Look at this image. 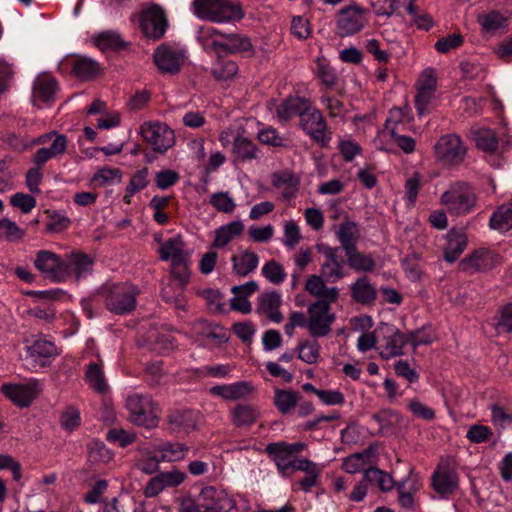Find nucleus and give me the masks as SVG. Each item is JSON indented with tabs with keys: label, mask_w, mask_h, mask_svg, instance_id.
I'll use <instances>...</instances> for the list:
<instances>
[{
	"label": "nucleus",
	"mask_w": 512,
	"mask_h": 512,
	"mask_svg": "<svg viewBox=\"0 0 512 512\" xmlns=\"http://www.w3.org/2000/svg\"><path fill=\"white\" fill-rule=\"evenodd\" d=\"M299 354L298 357L302 361L308 364H314L317 362L320 354V345L317 341H303L298 345Z\"/></svg>",
	"instance_id": "0e129e2a"
},
{
	"label": "nucleus",
	"mask_w": 512,
	"mask_h": 512,
	"mask_svg": "<svg viewBox=\"0 0 512 512\" xmlns=\"http://www.w3.org/2000/svg\"><path fill=\"white\" fill-rule=\"evenodd\" d=\"M320 252L324 256V261L321 264V276L328 283H335L342 279L345 273V261L340 255L339 247L323 246Z\"/></svg>",
	"instance_id": "dca6fc26"
},
{
	"label": "nucleus",
	"mask_w": 512,
	"mask_h": 512,
	"mask_svg": "<svg viewBox=\"0 0 512 512\" xmlns=\"http://www.w3.org/2000/svg\"><path fill=\"white\" fill-rule=\"evenodd\" d=\"M71 270V276L74 275L77 280L86 277L92 271L93 259L82 252H72L65 261Z\"/></svg>",
	"instance_id": "ea45409f"
},
{
	"label": "nucleus",
	"mask_w": 512,
	"mask_h": 512,
	"mask_svg": "<svg viewBox=\"0 0 512 512\" xmlns=\"http://www.w3.org/2000/svg\"><path fill=\"white\" fill-rule=\"evenodd\" d=\"M476 146L485 152H495L498 148V138L495 132L488 128H479L473 131Z\"/></svg>",
	"instance_id": "6e6d98bb"
},
{
	"label": "nucleus",
	"mask_w": 512,
	"mask_h": 512,
	"mask_svg": "<svg viewBox=\"0 0 512 512\" xmlns=\"http://www.w3.org/2000/svg\"><path fill=\"white\" fill-rule=\"evenodd\" d=\"M88 458L91 462H108L112 458L104 443L92 440L88 445Z\"/></svg>",
	"instance_id": "774afa93"
},
{
	"label": "nucleus",
	"mask_w": 512,
	"mask_h": 512,
	"mask_svg": "<svg viewBox=\"0 0 512 512\" xmlns=\"http://www.w3.org/2000/svg\"><path fill=\"white\" fill-rule=\"evenodd\" d=\"M259 417L258 409L249 404H238L231 410V421L236 427L250 426Z\"/></svg>",
	"instance_id": "a18cd8bd"
},
{
	"label": "nucleus",
	"mask_w": 512,
	"mask_h": 512,
	"mask_svg": "<svg viewBox=\"0 0 512 512\" xmlns=\"http://www.w3.org/2000/svg\"><path fill=\"white\" fill-rule=\"evenodd\" d=\"M370 2L377 15L390 16L403 6L409 14L414 13L413 0H370Z\"/></svg>",
	"instance_id": "c03bdc74"
},
{
	"label": "nucleus",
	"mask_w": 512,
	"mask_h": 512,
	"mask_svg": "<svg viewBox=\"0 0 512 512\" xmlns=\"http://www.w3.org/2000/svg\"><path fill=\"white\" fill-rule=\"evenodd\" d=\"M84 379L87 385L95 392L99 394L107 392L108 384L102 363H90L86 368Z\"/></svg>",
	"instance_id": "79ce46f5"
},
{
	"label": "nucleus",
	"mask_w": 512,
	"mask_h": 512,
	"mask_svg": "<svg viewBox=\"0 0 512 512\" xmlns=\"http://www.w3.org/2000/svg\"><path fill=\"white\" fill-rule=\"evenodd\" d=\"M48 143L49 146L38 149L33 156V162L38 166L43 165L50 159L62 156L66 152L68 146L67 136L57 131H51L31 140L19 139L15 135L9 139V144L18 151H24L33 145H45Z\"/></svg>",
	"instance_id": "f257e3e1"
},
{
	"label": "nucleus",
	"mask_w": 512,
	"mask_h": 512,
	"mask_svg": "<svg viewBox=\"0 0 512 512\" xmlns=\"http://www.w3.org/2000/svg\"><path fill=\"white\" fill-rule=\"evenodd\" d=\"M58 85L56 80L48 74L39 75L34 83L32 90V103L38 108L54 101Z\"/></svg>",
	"instance_id": "412c9836"
},
{
	"label": "nucleus",
	"mask_w": 512,
	"mask_h": 512,
	"mask_svg": "<svg viewBox=\"0 0 512 512\" xmlns=\"http://www.w3.org/2000/svg\"><path fill=\"white\" fill-rule=\"evenodd\" d=\"M159 255L162 261L174 262L191 258V253L186 249V244L180 235L171 237L161 244Z\"/></svg>",
	"instance_id": "393cba45"
},
{
	"label": "nucleus",
	"mask_w": 512,
	"mask_h": 512,
	"mask_svg": "<svg viewBox=\"0 0 512 512\" xmlns=\"http://www.w3.org/2000/svg\"><path fill=\"white\" fill-rule=\"evenodd\" d=\"M351 297L356 303L369 305L375 301L377 291L370 283L368 277L363 276L351 285Z\"/></svg>",
	"instance_id": "e433bc0d"
},
{
	"label": "nucleus",
	"mask_w": 512,
	"mask_h": 512,
	"mask_svg": "<svg viewBox=\"0 0 512 512\" xmlns=\"http://www.w3.org/2000/svg\"><path fill=\"white\" fill-rule=\"evenodd\" d=\"M107 308L116 314H124L128 310V286L126 283H113L104 288Z\"/></svg>",
	"instance_id": "5701e85b"
},
{
	"label": "nucleus",
	"mask_w": 512,
	"mask_h": 512,
	"mask_svg": "<svg viewBox=\"0 0 512 512\" xmlns=\"http://www.w3.org/2000/svg\"><path fill=\"white\" fill-rule=\"evenodd\" d=\"M168 27L167 15L164 9L157 4H152L139 15V28L142 36L147 40L153 42L161 40Z\"/></svg>",
	"instance_id": "423d86ee"
},
{
	"label": "nucleus",
	"mask_w": 512,
	"mask_h": 512,
	"mask_svg": "<svg viewBox=\"0 0 512 512\" xmlns=\"http://www.w3.org/2000/svg\"><path fill=\"white\" fill-rule=\"evenodd\" d=\"M412 122L413 116L411 115L409 107H394L389 110L388 117L384 123V130L385 132H388L390 136H392L393 130H395L396 133H403L407 131L416 133V129Z\"/></svg>",
	"instance_id": "4be33fe9"
},
{
	"label": "nucleus",
	"mask_w": 512,
	"mask_h": 512,
	"mask_svg": "<svg viewBox=\"0 0 512 512\" xmlns=\"http://www.w3.org/2000/svg\"><path fill=\"white\" fill-rule=\"evenodd\" d=\"M184 288L176 283L169 282L161 290L162 299L169 304H173L178 311H186V299Z\"/></svg>",
	"instance_id": "09e8293b"
},
{
	"label": "nucleus",
	"mask_w": 512,
	"mask_h": 512,
	"mask_svg": "<svg viewBox=\"0 0 512 512\" xmlns=\"http://www.w3.org/2000/svg\"><path fill=\"white\" fill-rule=\"evenodd\" d=\"M123 173L118 168H102L98 170L92 177V182L99 186H113L119 184L122 180Z\"/></svg>",
	"instance_id": "bf43d9fd"
},
{
	"label": "nucleus",
	"mask_w": 512,
	"mask_h": 512,
	"mask_svg": "<svg viewBox=\"0 0 512 512\" xmlns=\"http://www.w3.org/2000/svg\"><path fill=\"white\" fill-rule=\"evenodd\" d=\"M271 183L274 188L281 191L282 199L288 201L296 197L300 181L295 174L281 171L271 175Z\"/></svg>",
	"instance_id": "bb28decb"
},
{
	"label": "nucleus",
	"mask_w": 512,
	"mask_h": 512,
	"mask_svg": "<svg viewBox=\"0 0 512 512\" xmlns=\"http://www.w3.org/2000/svg\"><path fill=\"white\" fill-rule=\"evenodd\" d=\"M433 489L442 497L452 495L459 486L456 470L448 462H441L431 477Z\"/></svg>",
	"instance_id": "f3484780"
},
{
	"label": "nucleus",
	"mask_w": 512,
	"mask_h": 512,
	"mask_svg": "<svg viewBox=\"0 0 512 512\" xmlns=\"http://www.w3.org/2000/svg\"><path fill=\"white\" fill-rule=\"evenodd\" d=\"M0 391L15 405L27 407L42 391V384L37 379H30L25 383L3 384Z\"/></svg>",
	"instance_id": "4468645a"
},
{
	"label": "nucleus",
	"mask_w": 512,
	"mask_h": 512,
	"mask_svg": "<svg viewBox=\"0 0 512 512\" xmlns=\"http://www.w3.org/2000/svg\"><path fill=\"white\" fill-rule=\"evenodd\" d=\"M331 303L317 300L308 306V332L311 337H325L331 332V325L335 320V315L330 312Z\"/></svg>",
	"instance_id": "6e6552de"
},
{
	"label": "nucleus",
	"mask_w": 512,
	"mask_h": 512,
	"mask_svg": "<svg viewBox=\"0 0 512 512\" xmlns=\"http://www.w3.org/2000/svg\"><path fill=\"white\" fill-rule=\"evenodd\" d=\"M130 423L146 429L155 428L159 423V409L149 395H130Z\"/></svg>",
	"instance_id": "39448f33"
},
{
	"label": "nucleus",
	"mask_w": 512,
	"mask_h": 512,
	"mask_svg": "<svg viewBox=\"0 0 512 512\" xmlns=\"http://www.w3.org/2000/svg\"><path fill=\"white\" fill-rule=\"evenodd\" d=\"M74 75L81 80H90L100 72L98 62L89 57H79L72 65Z\"/></svg>",
	"instance_id": "8fccbe9b"
},
{
	"label": "nucleus",
	"mask_w": 512,
	"mask_h": 512,
	"mask_svg": "<svg viewBox=\"0 0 512 512\" xmlns=\"http://www.w3.org/2000/svg\"><path fill=\"white\" fill-rule=\"evenodd\" d=\"M223 33L212 26H203L198 31L197 39L205 51L214 52L220 56Z\"/></svg>",
	"instance_id": "c9c22d12"
},
{
	"label": "nucleus",
	"mask_w": 512,
	"mask_h": 512,
	"mask_svg": "<svg viewBox=\"0 0 512 512\" xmlns=\"http://www.w3.org/2000/svg\"><path fill=\"white\" fill-rule=\"evenodd\" d=\"M191 9L199 19L213 23L239 21L245 15L238 0H193Z\"/></svg>",
	"instance_id": "f03ea898"
},
{
	"label": "nucleus",
	"mask_w": 512,
	"mask_h": 512,
	"mask_svg": "<svg viewBox=\"0 0 512 512\" xmlns=\"http://www.w3.org/2000/svg\"><path fill=\"white\" fill-rule=\"evenodd\" d=\"M300 128L321 147H326L331 140V133L322 113L311 104L299 119Z\"/></svg>",
	"instance_id": "1a4fd4ad"
},
{
	"label": "nucleus",
	"mask_w": 512,
	"mask_h": 512,
	"mask_svg": "<svg viewBox=\"0 0 512 512\" xmlns=\"http://www.w3.org/2000/svg\"><path fill=\"white\" fill-rule=\"evenodd\" d=\"M490 227L500 232L512 228V201L501 205L490 217Z\"/></svg>",
	"instance_id": "3c124183"
},
{
	"label": "nucleus",
	"mask_w": 512,
	"mask_h": 512,
	"mask_svg": "<svg viewBox=\"0 0 512 512\" xmlns=\"http://www.w3.org/2000/svg\"><path fill=\"white\" fill-rule=\"evenodd\" d=\"M376 445L371 444L362 452L352 454L344 459L343 469L350 474H354L372 462V458L376 455Z\"/></svg>",
	"instance_id": "58836bf2"
},
{
	"label": "nucleus",
	"mask_w": 512,
	"mask_h": 512,
	"mask_svg": "<svg viewBox=\"0 0 512 512\" xmlns=\"http://www.w3.org/2000/svg\"><path fill=\"white\" fill-rule=\"evenodd\" d=\"M244 226L240 220L232 221L216 229L215 239L212 247L221 248L226 246L234 237L243 232Z\"/></svg>",
	"instance_id": "49530a36"
},
{
	"label": "nucleus",
	"mask_w": 512,
	"mask_h": 512,
	"mask_svg": "<svg viewBox=\"0 0 512 512\" xmlns=\"http://www.w3.org/2000/svg\"><path fill=\"white\" fill-rule=\"evenodd\" d=\"M201 507L206 512H230L236 507L235 501L224 491L213 486L204 487L200 492Z\"/></svg>",
	"instance_id": "6ab92c4d"
},
{
	"label": "nucleus",
	"mask_w": 512,
	"mask_h": 512,
	"mask_svg": "<svg viewBox=\"0 0 512 512\" xmlns=\"http://www.w3.org/2000/svg\"><path fill=\"white\" fill-rule=\"evenodd\" d=\"M199 413L195 410H176L167 415V421L173 431H191L196 428Z\"/></svg>",
	"instance_id": "72a5a7b5"
},
{
	"label": "nucleus",
	"mask_w": 512,
	"mask_h": 512,
	"mask_svg": "<svg viewBox=\"0 0 512 512\" xmlns=\"http://www.w3.org/2000/svg\"><path fill=\"white\" fill-rule=\"evenodd\" d=\"M93 43L102 51L119 50L125 47L122 37L114 31L101 32L92 37Z\"/></svg>",
	"instance_id": "603ef678"
},
{
	"label": "nucleus",
	"mask_w": 512,
	"mask_h": 512,
	"mask_svg": "<svg viewBox=\"0 0 512 512\" xmlns=\"http://www.w3.org/2000/svg\"><path fill=\"white\" fill-rule=\"evenodd\" d=\"M232 152L235 160L240 162L251 161L258 156L256 144L249 138L241 135L234 138Z\"/></svg>",
	"instance_id": "37998d69"
},
{
	"label": "nucleus",
	"mask_w": 512,
	"mask_h": 512,
	"mask_svg": "<svg viewBox=\"0 0 512 512\" xmlns=\"http://www.w3.org/2000/svg\"><path fill=\"white\" fill-rule=\"evenodd\" d=\"M262 275L274 285L282 284L287 276L283 265L275 260H270L264 264Z\"/></svg>",
	"instance_id": "680f3d73"
},
{
	"label": "nucleus",
	"mask_w": 512,
	"mask_h": 512,
	"mask_svg": "<svg viewBox=\"0 0 512 512\" xmlns=\"http://www.w3.org/2000/svg\"><path fill=\"white\" fill-rule=\"evenodd\" d=\"M187 478L185 472L173 468L170 471L160 472L152 477L144 488L146 497H155L166 488H175L181 485Z\"/></svg>",
	"instance_id": "a211bd4d"
},
{
	"label": "nucleus",
	"mask_w": 512,
	"mask_h": 512,
	"mask_svg": "<svg viewBox=\"0 0 512 512\" xmlns=\"http://www.w3.org/2000/svg\"><path fill=\"white\" fill-rule=\"evenodd\" d=\"M444 246V260L448 263L455 262L464 252L467 246V236L463 230L451 229L446 235Z\"/></svg>",
	"instance_id": "7c9ffc66"
},
{
	"label": "nucleus",
	"mask_w": 512,
	"mask_h": 512,
	"mask_svg": "<svg viewBox=\"0 0 512 512\" xmlns=\"http://www.w3.org/2000/svg\"><path fill=\"white\" fill-rule=\"evenodd\" d=\"M60 423L64 430L72 432L80 426V411L74 406H67L61 413Z\"/></svg>",
	"instance_id": "69168bd1"
},
{
	"label": "nucleus",
	"mask_w": 512,
	"mask_h": 512,
	"mask_svg": "<svg viewBox=\"0 0 512 512\" xmlns=\"http://www.w3.org/2000/svg\"><path fill=\"white\" fill-rule=\"evenodd\" d=\"M191 448L183 442L165 441L155 446L158 459L161 462H179L184 460L189 454Z\"/></svg>",
	"instance_id": "a878e982"
},
{
	"label": "nucleus",
	"mask_w": 512,
	"mask_h": 512,
	"mask_svg": "<svg viewBox=\"0 0 512 512\" xmlns=\"http://www.w3.org/2000/svg\"><path fill=\"white\" fill-rule=\"evenodd\" d=\"M138 134L152 150L159 154H165L176 143L175 132L165 122L145 121L139 129Z\"/></svg>",
	"instance_id": "7ed1b4c3"
},
{
	"label": "nucleus",
	"mask_w": 512,
	"mask_h": 512,
	"mask_svg": "<svg viewBox=\"0 0 512 512\" xmlns=\"http://www.w3.org/2000/svg\"><path fill=\"white\" fill-rule=\"evenodd\" d=\"M211 395L222 398L226 401H236L248 396L252 392L251 385L246 381L232 384L216 385L209 390Z\"/></svg>",
	"instance_id": "c756f323"
},
{
	"label": "nucleus",
	"mask_w": 512,
	"mask_h": 512,
	"mask_svg": "<svg viewBox=\"0 0 512 512\" xmlns=\"http://www.w3.org/2000/svg\"><path fill=\"white\" fill-rule=\"evenodd\" d=\"M253 52V45L248 36L241 33H223L221 55Z\"/></svg>",
	"instance_id": "473e14b6"
},
{
	"label": "nucleus",
	"mask_w": 512,
	"mask_h": 512,
	"mask_svg": "<svg viewBox=\"0 0 512 512\" xmlns=\"http://www.w3.org/2000/svg\"><path fill=\"white\" fill-rule=\"evenodd\" d=\"M345 255L348 265L355 271L371 272L375 268L376 263L374 259L369 255L359 252L357 247L345 252Z\"/></svg>",
	"instance_id": "5fc2aeb1"
},
{
	"label": "nucleus",
	"mask_w": 512,
	"mask_h": 512,
	"mask_svg": "<svg viewBox=\"0 0 512 512\" xmlns=\"http://www.w3.org/2000/svg\"><path fill=\"white\" fill-rule=\"evenodd\" d=\"M138 347H147L151 351L160 354H167L176 348L175 339L167 333H159L155 328L150 327L146 334L136 339Z\"/></svg>",
	"instance_id": "aec40b11"
},
{
	"label": "nucleus",
	"mask_w": 512,
	"mask_h": 512,
	"mask_svg": "<svg viewBox=\"0 0 512 512\" xmlns=\"http://www.w3.org/2000/svg\"><path fill=\"white\" fill-rule=\"evenodd\" d=\"M137 453L139 455H135V467L146 474H152L158 470L161 461L155 451L137 450Z\"/></svg>",
	"instance_id": "4d7b16f0"
},
{
	"label": "nucleus",
	"mask_w": 512,
	"mask_h": 512,
	"mask_svg": "<svg viewBox=\"0 0 512 512\" xmlns=\"http://www.w3.org/2000/svg\"><path fill=\"white\" fill-rule=\"evenodd\" d=\"M25 236V230L8 218L0 219V238L9 242L20 241Z\"/></svg>",
	"instance_id": "e2e57ef3"
},
{
	"label": "nucleus",
	"mask_w": 512,
	"mask_h": 512,
	"mask_svg": "<svg viewBox=\"0 0 512 512\" xmlns=\"http://www.w3.org/2000/svg\"><path fill=\"white\" fill-rule=\"evenodd\" d=\"M190 264L191 258L171 264V273L179 286L185 289L186 284L190 280Z\"/></svg>",
	"instance_id": "338daca9"
},
{
	"label": "nucleus",
	"mask_w": 512,
	"mask_h": 512,
	"mask_svg": "<svg viewBox=\"0 0 512 512\" xmlns=\"http://www.w3.org/2000/svg\"><path fill=\"white\" fill-rule=\"evenodd\" d=\"M441 203L450 214L466 215L475 207L476 196L469 184L455 182L441 195Z\"/></svg>",
	"instance_id": "20e7f679"
},
{
	"label": "nucleus",
	"mask_w": 512,
	"mask_h": 512,
	"mask_svg": "<svg viewBox=\"0 0 512 512\" xmlns=\"http://www.w3.org/2000/svg\"><path fill=\"white\" fill-rule=\"evenodd\" d=\"M364 481L377 484L382 491H390L393 488L392 477L376 467L364 469Z\"/></svg>",
	"instance_id": "052dcab7"
},
{
	"label": "nucleus",
	"mask_w": 512,
	"mask_h": 512,
	"mask_svg": "<svg viewBox=\"0 0 512 512\" xmlns=\"http://www.w3.org/2000/svg\"><path fill=\"white\" fill-rule=\"evenodd\" d=\"M301 395L293 390L275 389L274 404L282 414L290 413L298 404Z\"/></svg>",
	"instance_id": "de8ad7c7"
},
{
	"label": "nucleus",
	"mask_w": 512,
	"mask_h": 512,
	"mask_svg": "<svg viewBox=\"0 0 512 512\" xmlns=\"http://www.w3.org/2000/svg\"><path fill=\"white\" fill-rule=\"evenodd\" d=\"M478 22L483 31L495 33L498 30L505 29L508 26V19L499 11L492 10L486 14L478 16Z\"/></svg>",
	"instance_id": "864d4df0"
},
{
	"label": "nucleus",
	"mask_w": 512,
	"mask_h": 512,
	"mask_svg": "<svg viewBox=\"0 0 512 512\" xmlns=\"http://www.w3.org/2000/svg\"><path fill=\"white\" fill-rule=\"evenodd\" d=\"M231 261L233 272L245 277L257 268L259 257L255 252L244 251L239 255H233Z\"/></svg>",
	"instance_id": "a19ab883"
},
{
	"label": "nucleus",
	"mask_w": 512,
	"mask_h": 512,
	"mask_svg": "<svg viewBox=\"0 0 512 512\" xmlns=\"http://www.w3.org/2000/svg\"><path fill=\"white\" fill-rule=\"evenodd\" d=\"M238 72L236 62L230 59H224L218 56L217 61L213 64L211 74L217 80H227L235 76Z\"/></svg>",
	"instance_id": "13d9d810"
},
{
	"label": "nucleus",
	"mask_w": 512,
	"mask_h": 512,
	"mask_svg": "<svg viewBox=\"0 0 512 512\" xmlns=\"http://www.w3.org/2000/svg\"><path fill=\"white\" fill-rule=\"evenodd\" d=\"M186 60V51L175 42H165L153 52V62L161 73L177 74Z\"/></svg>",
	"instance_id": "0eeeda50"
},
{
	"label": "nucleus",
	"mask_w": 512,
	"mask_h": 512,
	"mask_svg": "<svg viewBox=\"0 0 512 512\" xmlns=\"http://www.w3.org/2000/svg\"><path fill=\"white\" fill-rule=\"evenodd\" d=\"M27 354L34 367H46L58 355V351L53 342L37 339L28 347Z\"/></svg>",
	"instance_id": "b1692460"
},
{
	"label": "nucleus",
	"mask_w": 512,
	"mask_h": 512,
	"mask_svg": "<svg viewBox=\"0 0 512 512\" xmlns=\"http://www.w3.org/2000/svg\"><path fill=\"white\" fill-rule=\"evenodd\" d=\"M376 332L382 335L379 346L382 358L390 359L403 354V347L409 343L408 333H402L393 325L386 323L381 324Z\"/></svg>",
	"instance_id": "ddd939ff"
},
{
	"label": "nucleus",
	"mask_w": 512,
	"mask_h": 512,
	"mask_svg": "<svg viewBox=\"0 0 512 512\" xmlns=\"http://www.w3.org/2000/svg\"><path fill=\"white\" fill-rule=\"evenodd\" d=\"M436 158L447 165H459L464 161L467 149L460 136L451 133L441 136L434 145Z\"/></svg>",
	"instance_id": "9d476101"
},
{
	"label": "nucleus",
	"mask_w": 512,
	"mask_h": 512,
	"mask_svg": "<svg viewBox=\"0 0 512 512\" xmlns=\"http://www.w3.org/2000/svg\"><path fill=\"white\" fill-rule=\"evenodd\" d=\"M35 267L55 282H62L71 276L69 265L57 254L41 250L34 260Z\"/></svg>",
	"instance_id": "f8f14e48"
},
{
	"label": "nucleus",
	"mask_w": 512,
	"mask_h": 512,
	"mask_svg": "<svg viewBox=\"0 0 512 512\" xmlns=\"http://www.w3.org/2000/svg\"><path fill=\"white\" fill-rule=\"evenodd\" d=\"M326 280L321 275H310L305 284V290L319 300H327L329 302H336L339 297V290L337 287H327Z\"/></svg>",
	"instance_id": "2f4dec72"
},
{
	"label": "nucleus",
	"mask_w": 512,
	"mask_h": 512,
	"mask_svg": "<svg viewBox=\"0 0 512 512\" xmlns=\"http://www.w3.org/2000/svg\"><path fill=\"white\" fill-rule=\"evenodd\" d=\"M265 451L274 461L278 472L283 477H290L289 466L291 464L292 456L284 448V441L267 444Z\"/></svg>",
	"instance_id": "f704fd0d"
},
{
	"label": "nucleus",
	"mask_w": 512,
	"mask_h": 512,
	"mask_svg": "<svg viewBox=\"0 0 512 512\" xmlns=\"http://www.w3.org/2000/svg\"><path fill=\"white\" fill-rule=\"evenodd\" d=\"M366 10L359 5L341 8L336 15L337 33L341 37L360 32L366 25Z\"/></svg>",
	"instance_id": "9b49d317"
},
{
	"label": "nucleus",
	"mask_w": 512,
	"mask_h": 512,
	"mask_svg": "<svg viewBox=\"0 0 512 512\" xmlns=\"http://www.w3.org/2000/svg\"><path fill=\"white\" fill-rule=\"evenodd\" d=\"M281 304L282 299L278 292L263 293L258 298L257 311L265 314L270 321L280 323L283 320V315L279 310Z\"/></svg>",
	"instance_id": "c85d7f7f"
},
{
	"label": "nucleus",
	"mask_w": 512,
	"mask_h": 512,
	"mask_svg": "<svg viewBox=\"0 0 512 512\" xmlns=\"http://www.w3.org/2000/svg\"><path fill=\"white\" fill-rule=\"evenodd\" d=\"M501 263V257L487 248H479L463 258L460 262L461 269L469 273L486 272Z\"/></svg>",
	"instance_id": "2eb2a0df"
},
{
	"label": "nucleus",
	"mask_w": 512,
	"mask_h": 512,
	"mask_svg": "<svg viewBox=\"0 0 512 512\" xmlns=\"http://www.w3.org/2000/svg\"><path fill=\"white\" fill-rule=\"evenodd\" d=\"M311 102L308 99L301 98L298 96L288 97L280 105L277 106L276 114L279 121L286 123L294 116L301 115L308 109Z\"/></svg>",
	"instance_id": "cd10ccee"
},
{
	"label": "nucleus",
	"mask_w": 512,
	"mask_h": 512,
	"mask_svg": "<svg viewBox=\"0 0 512 512\" xmlns=\"http://www.w3.org/2000/svg\"><path fill=\"white\" fill-rule=\"evenodd\" d=\"M336 237L341 244L344 252L351 251L357 247L359 239V227L358 224L351 220L343 221L338 229L335 231Z\"/></svg>",
	"instance_id": "4c0bfd02"
}]
</instances>
